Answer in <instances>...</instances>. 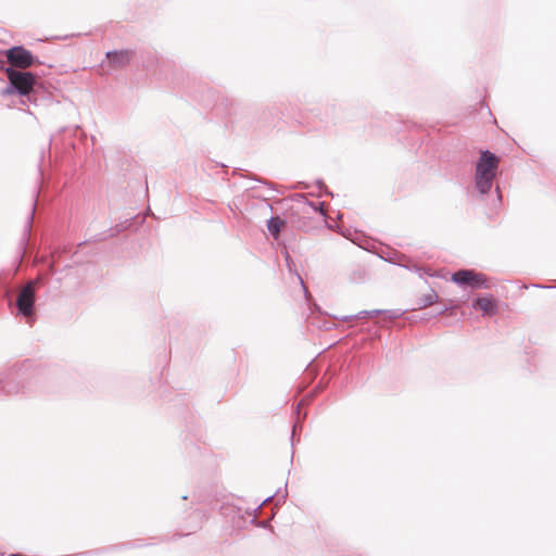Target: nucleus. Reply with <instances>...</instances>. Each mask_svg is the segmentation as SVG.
I'll use <instances>...</instances> for the list:
<instances>
[{"label": "nucleus", "mask_w": 556, "mask_h": 556, "mask_svg": "<svg viewBox=\"0 0 556 556\" xmlns=\"http://www.w3.org/2000/svg\"><path fill=\"white\" fill-rule=\"evenodd\" d=\"M500 157L489 150L481 151L475 167V188L480 194H486L493 188Z\"/></svg>", "instance_id": "obj_2"}, {"label": "nucleus", "mask_w": 556, "mask_h": 556, "mask_svg": "<svg viewBox=\"0 0 556 556\" xmlns=\"http://www.w3.org/2000/svg\"><path fill=\"white\" fill-rule=\"evenodd\" d=\"M495 191H496V193H497V199H498V200H501V192H500V188H498V187H496Z\"/></svg>", "instance_id": "obj_13"}, {"label": "nucleus", "mask_w": 556, "mask_h": 556, "mask_svg": "<svg viewBox=\"0 0 556 556\" xmlns=\"http://www.w3.org/2000/svg\"><path fill=\"white\" fill-rule=\"evenodd\" d=\"M7 58L12 67L27 68L35 62L34 55L30 51L26 50L22 46L13 47L8 50Z\"/></svg>", "instance_id": "obj_5"}, {"label": "nucleus", "mask_w": 556, "mask_h": 556, "mask_svg": "<svg viewBox=\"0 0 556 556\" xmlns=\"http://www.w3.org/2000/svg\"><path fill=\"white\" fill-rule=\"evenodd\" d=\"M452 280L459 286H469L475 289H488L490 287L485 275L470 269L457 270L452 275Z\"/></svg>", "instance_id": "obj_3"}, {"label": "nucleus", "mask_w": 556, "mask_h": 556, "mask_svg": "<svg viewBox=\"0 0 556 556\" xmlns=\"http://www.w3.org/2000/svg\"><path fill=\"white\" fill-rule=\"evenodd\" d=\"M34 210H35V203L33 204V210H31V213L28 215L27 217V224H26V228L29 229L30 228V225L33 223V217H34Z\"/></svg>", "instance_id": "obj_11"}, {"label": "nucleus", "mask_w": 556, "mask_h": 556, "mask_svg": "<svg viewBox=\"0 0 556 556\" xmlns=\"http://www.w3.org/2000/svg\"><path fill=\"white\" fill-rule=\"evenodd\" d=\"M286 261H287L288 266L290 267L291 260H290V256L288 253L286 254Z\"/></svg>", "instance_id": "obj_12"}, {"label": "nucleus", "mask_w": 556, "mask_h": 556, "mask_svg": "<svg viewBox=\"0 0 556 556\" xmlns=\"http://www.w3.org/2000/svg\"><path fill=\"white\" fill-rule=\"evenodd\" d=\"M131 54L132 52L129 50H114L106 52V58L114 68H122L129 63Z\"/></svg>", "instance_id": "obj_7"}, {"label": "nucleus", "mask_w": 556, "mask_h": 556, "mask_svg": "<svg viewBox=\"0 0 556 556\" xmlns=\"http://www.w3.org/2000/svg\"><path fill=\"white\" fill-rule=\"evenodd\" d=\"M438 300V295L435 293H429L420 298L419 300V306L420 307H428L434 304Z\"/></svg>", "instance_id": "obj_10"}, {"label": "nucleus", "mask_w": 556, "mask_h": 556, "mask_svg": "<svg viewBox=\"0 0 556 556\" xmlns=\"http://www.w3.org/2000/svg\"><path fill=\"white\" fill-rule=\"evenodd\" d=\"M5 388H7V386H5V384H3V386L1 387L2 391H5V392H8V393H11V391H10V390H7Z\"/></svg>", "instance_id": "obj_14"}, {"label": "nucleus", "mask_w": 556, "mask_h": 556, "mask_svg": "<svg viewBox=\"0 0 556 556\" xmlns=\"http://www.w3.org/2000/svg\"><path fill=\"white\" fill-rule=\"evenodd\" d=\"M472 306L477 309H480L485 315H492L496 312V304L492 298H478L473 303Z\"/></svg>", "instance_id": "obj_8"}, {"label": "nucleus", "mask_w": 556, "mask_h": 556, "mask_svg": "<svg viewBox=\"0 0 556 556\" xmlns=\"http://www.w3.org/2000/svg\"><path fill=\"white\" fill-rule=\"evenodd\" d=\"M298 279L300 280L301 285L303 286V280L300 275H298Z\"/></svg>", "instance_id": "obj_16"}, {"label": "nucleus", "mask_w": 556, "mask_h": 556, "mask_svg": "<svg viewBox=\"0 0 556 556\" xmlns=\"http://www.w3.org/2000/svg\"><path fill=\"white\" fill-rule=\"evenodd\" d=\"M286 222L279 216H273L267 222V229L270 235L277 239L281 231V228L285 226Z\"/></svg>", "instance_id": "obj_9"}, {"label": "nucleus", "mask_w": 556, "mask_h": 556, "mask_svg": "<svg viewBox=\"0 0 556 556\" xmlns=\"http://www.w3.org/2000/svg\"><path fill=\"white\" fill-rule=\"evenodd\" d=\"M295 429H296V424L293 426V430H292V438L294 437L295 434Z\"/></svg>", "instance_id": "obj_15"}, {"label": "nucleus", "mask_w": 556, "mask_h": 556, "mask_svg": "<svg viewBox=\"0 0 556 556\" xmlns=\"http://www.w3.org/2000/svg\"><path fill=\"white\" fill-rule=\"evenodd\" d=\"M5 73L9 79V85L2 90L3 96L17 93L21 96V104H39L37 94L40 89V84L37 81L36 76L33 73L13 67H8Z\"/></svg>", "instance_id": "obj_1"}, {"label": "nucleus", "mask_w": 556, "mask_h": 556, "mask_svg": "<svg viewBox=\"0 0 556 556\" xmlns=\"http://www.w3.org/2000/svg\"><path fill=\"white\" fill-rule=\"evenodd\" d=\"M380 314H383L387 316V318L389 319H397L400 318L402 315H403V311L401 309H384V311H381V309H372V311H362L359 312L358 314H356L355 316H345L342 318V320L346 321V320H350L352 318H363V317H372V316H377V315H380Z\"/></svg>", "instance_id": "obj_6"}, {"label": "nucleus", "mask_w": 556, "mask_h": 556, "mask_svg": "<svg viewBox=\"0 0 556 556\" xmlns=\"http://www.w3.org/2000/svg\"><path fill=\"white\" fill-rule=\"evenodd\" d=\"M35 303V281H29L18 293L16 306L21 315L29 317L33 315Z\"/></svg>", "instance_id": "obj_4"}]
</instances>
